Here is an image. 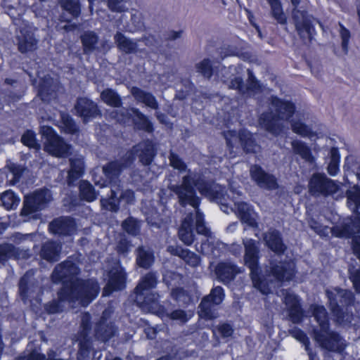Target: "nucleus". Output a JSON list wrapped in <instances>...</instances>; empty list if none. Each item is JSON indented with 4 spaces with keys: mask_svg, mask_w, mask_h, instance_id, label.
<instances>
[{
    "mask_svg": "<svg viewBox=\"0 0 360 360\" xmlns=\"http://www.w3.org/2000/svg\"><path fill=\"white\" fill-rule=\"evenodd\" d=\"M60 127L64 132L75 134L77 131V129L76 124L68 115L60 113Z\"/></svg>",
    "mask_w": 360,
    "mask_h": 360,
    "instance_id": "obj_42",
    "label": "nucleus"
},
{
    "mask_svg": "<svg viewBox=\"0 0 360 360\" xmlns=\"http://www.w3.org/2000/svg\"><path fill=\"white\" fill-rule=\"evenodd\" d=\"M284 303L288 312V316L293 323L301 321L303 312L300 306V302L297 297L289 291L282 292Z\"/></svg>",
    "mask_w": 360,
    "mask_h": 360,
    "instance_id": "obj_20",
    "label": "nucleus"
},
{
    "mask_svg": "<svg viewBox=\"0 0 360 360\" xmlns=\"http://www.w3.org/2000/svg\"><path fill=\"white\" fill-rule=\"evenodd\" d=\"M14 254V247L10 244H3L0 245V259H4L6 257H11Z\"/></svg>",
    "mask_w": 360,
    "mask_h": 360,
    "instance_id": "obj_54",
    "label": "nucleus"
},
{
    "mask_svg": "<svg viewBox=\"0 0 360 360\" xmlns=\"http://www.w3.org/2000/svg\"><path fill=\"white\" fill-rule=\"evenodd\" d=\"M330 155V160L328 166V172L331 176H335L339 172L340 154L338 148H332Z\"/></svg>",
    "mask_w": 360,
    "mask_h": 360,
    "instance_id": "obj_40",
    "label": "nucleus"
},
{
    "mask_svg": "<svg viewBox=\"0 0 360 360\" xmlns=\"http://www.w3.org/2000/svg\"><path fill=\"white\" fill-rule=\"evenodd\" d=\"M130 162L121 163L119 162H112L108 165L103 167V172L105 178L108 179V181L101 179L96 175H94V181L96 185L103 188L108 186V184L111 185L110 192L111 196L108 198H102L101 200V206L110 211H116L118 207L119 202H125L127 204L132 203L134 200V193L130 190H127L122 192L120 195V198L117 199L116 196L118 194V188L115 179L118 176L121 171L129 165Z\"/></svg>",
    "mask_w": 360,
    "mask_h": 360,
    "instance_id": "obj_5",
    "label": "nucleus"
},
{
    "mask_svg": "<svg viewBox=\"0 0 360 360\" xmlns=\"http://www.w3.org/2000/svg\"><path fill=\"white\" fill-rule=\"evenodd\" d=\"M313 315L319 325V330L314 329V339L319 345L327 350L342 352L345 347V340L338 334L330 332L326 309L323 306L311 307Z\"/></svg>",
    "mask_w": 360,
    "mask_h": 360,
    "instance_id": "obj_6",
    "label": "nucleus"
},
{
    "mask_svg": "<svg viewBox=\"0 0 360 360\" xmlns=\"http://www.w3.org/2000/svg\"><path fill=\"white\" fill-rule=\"evenodd\" d=\"M352 246L355 255L360 259V236H356L353 238Z\"/></svg>",
    "mask_w": 360,
    "mask_h": 360,
    "instance_id": "obj_63",
    "label": "nucleus"
},
{
    "mask_svg": "<svg viewBox=\"0 0 360 360\" xmlns=\"http://www.w3.org/2000/svg\"><path fill=\"white\" fill-rule=\"evenodd\" d=\"M155 285L156 276L153 274H148L136 288L135 300L143 310L155 314L162 320L171 319L180 323H184L191 319L193 316V311L191 310L176 309L168 312L160 305L158 303V295L152 292Z\"/></svg>",
    "mask_w": 360,
    "mask_h": 360,
    "instance_id": "obj_4",
    "label": "nucleus"
},
{
    "mask_svg": "<svg viewBox=\"0 0 360 360\" xmlns=\"http://www.w3.org/2000/svg\"><path fill=\"white\" fill-rule=\"evenodd\" d=\"M52 199L51 193L48 189L36 191L25 198L24 205L21 212L22 216L34 217L32 216L39 210H41Z\"/></svg>",
    "mask_w": 360,
    "mask_h": 360,
    "instance_id": "obj_11",
    "label": "nucleus"
},
{
    "mask_svg": "<svg viewBox=\"0 0 360 360\" xmlns=\"http://www.w3.org/2000/svg\"><path fill=\"white\" fill-rule=\"evenodd\" d=\"M131 94L138 102L143 103L153 109L158 108L156 99L151 94L136 87L131 89Z\"/></svg>",
    "mask_w": 360,
    "mask_h": 360,
    "instance_id": "obj_34",
    "label": "nucleus"
},
{
    "mask_svg": "<svg viewBox=\"0 0 360 360\" xmlns=\"http://www.w3.org/2000/svg\"><path fill=\"white\" fill-rule=\"evenodd\" d=\"M172 297L183 304H188L191 302H193V300L181 288L174 289L172 292Z\"/></svg>",
    "mask_w": 360,
    "mask_h": 360,
    "instance_id": "obj_48",
    "label": "nucleus"
},
{
    "mask_svg": "<svg viewBox=\"0 0 360 360\" xmlns=\"http://www.w3.org/2000/svg\"><path fill=\"white\" fill-rule=\"evenodd\" d=\"M167 251L172 255L179 257L191 266L195 267L200 264V258L196 254L181 246L170 245L168 247Z\"/></svg>",
    "mask_w": 360,
    "mask_h": 360,
    "instance_id": "obj_27",
    "label": "nucleus"
},
{
    "mask_svg": "<svg viewBox=\"0 0 360 360\" xmlns=\"http://www.w3.org/2000/svg\"><path fill=\"white\" fill-rule=\"evenodd\" d=\"M60 247L54 242L45 243L41 249V257L50 262L58 260Z\"/></svg>",
    "mask_w": 360,
    "mask_h": 360,
    "instance_id": "obj_36",
    "label": "nucleus"
},
{
    "mask_svg": "<svg viewBox=\"0 0 360 360\" xmlns=\"http://www.w3.org/2000/svg\"><path fill=\"white\" fill-rule=\"evenodd\" d=\"M90 320V316L89 314H85L82 319V331L81 332V337L85 340L86 337L88 335L89 331V321Z\"/></svg>",
    "mask_w": 360,
    "mask_h": 360,
    "instance_id": "obj_59",
    "label": "nucleus"
},
{
    "mask_svg": "<svg viewBox=\"0 0 360 360\" xmlns=\"http://www.w3.org/2000/svg\"><path fill=\"white\" fill-rule=\"evenodd\" d=\"M115 42L117 44L118 48L125 53H133V52H141L143 50V44L146 46H150L153 41V37L150 39H146L145 41L139 40L138 42H134L130 39H127L125 36L121 33H117L115 37Z\"/></svg>",
    "mask_w": 360,
    "mask_h": 360,
    "instance_id": "obj_21",
    "label": "nucleus"
},
{
    "mask_svg": "<svg viewBox=\"0 0 360 360\" xmlns=\"http://www.w3.org/2000/svg\"><path fill=\"white\" fill-rule=\"evenodd\" d=\"M49 230L54 234L71 236L75 231V224L70 218L61 217L49 224Z\"/></svg>",
    "mask_w": 360,
    "mask_h": 360,
    "instance_id": "obj_26",
    "label": "nucleus"
},
{
    "mask_svg": "<svg viewBox=\"0 0 360 360\" xmlns=\"http://www.w3.org/2000/svg\"><path fill=\"white\" fill-rule=\"evenodd\" d=\"M350 279L352 280L354 287L356 291L360 292V271L350 270Z\"/></svg>",
    "mask_w": 360,
    "mask_h": 360,
    "instance_id": "obj_60",
    "label": "nucleus"
},
{
    "mask_svg": "<svg viewBox=\"0 0 360 360\" xmlns=\"http://www.w3.org/2000/svg\"><path fill=\"white\" fill-rule=\"evenodd\" d=\"M340 26V36L342 38V49L345 53H347L348 51V42H349V39L350 38V34H349V32L347 29H345L343 26H342L341 25Z\"/></svg>",
    "mask_w": 360,
    "mask_h": 360,
    "instance_id": "obj_55",
    "label": "nucleus"
},
{
    "mask_svg": "<svg viewBox=\"0 0 360 360\" xmlns=\"http://www.w3.org/2000/svg\"><path fill=\"white\" fill-rule=\"evenodd\" d=\"M77 113L84 118V121L90 117H94L98 114L96 105L85 98L78 99L75 105Z\"/></svg>",
    "mask_w": 360,
    "mask_h": 360,
    "instance_id": "obj_28",
    "label": "nucleus"
},
{
    "mask_svg": "<svg viewBox=\"0 0 360 360\" xmlns=\"http://www.w3.org/2000/svg\"><path fill=\"white\" fill-rule=\"evenodd\" d=\"M79 273L77 266L70 261L63 262L56 267L52 278L54 282L62 281L63 287L58 293V300L46 305L49 314L63 310L66 303L70 304L78 302L86 306L96 297L100 288L95 280L81 281L76 276Z\"/></svg>",
    "mask_w": 360,
    "mask_h": 360,
    "instance_id": "obj_2",
    "label": "nucleus"
},
{
    "mask_svg": "<svg viewBox=\"0 0 360 360\" xmlns=\"http://www.w3.org/2000/svg\"><path fill=\"white\" fill-rule=\"evenodd\" d=\"M270 112L261 115L259 125L274 135H278L287 128L286 123L291 122L292 130L295 134L312 139L316 135L310 127L300 121L290 118L295 112L294 105L288 101H283L276 97H272L271 100Z\"/></svg>",
    "mask_w": 360,
    "mask_h": 360,
    "instance_id": "obj_3",
    "label": "nucleus"
},
{
    "mask_svg": "<svg viewBox=\"0 0 360 360\" xmlns=\"http://www.w3.org/2000/svg\"><path fill=\"white\" fill-rule=\"evenodd\" d=\"M224 297L222 288L219 286L214 288L210 294L205 297L200 304V316L207 319L216 318L217 314L215 312L214 307L222 302Z\"/></svg>",
    "mask_w": 360,
    "mask_h": 360,
    "instance_id": "obj_13",
    "label": "nucleus"
},
{
    "mask_svg": "<svg viewBox=\"0 0 360 360\" xmlns=\"http://www.w3.org/2000/svg\"><path fill=\"white\" fill-rule=\"evenodd\" d=\"M122 227L128 233L136 235L139 231L140 226L136 219L129 218L122 223Z\"/></svg>",
    "mask_w": 360,
    "mask_h": 360,
    "instance_id": "obj_47",
    "label": "nucleus"
},
{
    "mask_svg": "<svg viewBox=\"0 0 360 360\" xmlns=\"http://www.w3.org/2000/svg\"><path fill=\"white\" fill-rule=\"evenodd\" d=\"M70 169L68 171V184L72 185L74 181L80 178L84 172V162L81 155L71 158Z\"/></svg>",
    "mask_w": 360,
    "mask_h": 360,
    "instance_id": "obj_31",
    "label": "nucleus"
},
{
    "mask_svg": "<svg viewBox=\"0 0 360 360\" xmlns=\"http://www.w3.org/2000/svg\"><path fill=\"white\" fill-rule=\"evenodd\" d=\"M17 37L20 52L26 53L35 49L37 41L33 37L31 27L27 23L23 24V27H20V32Z\"/></svg>",
    "mask_w": 360,
    "mask_h": 360,
    "instance_id": "obj_23",
    "label": "nucleus"
},
{
    "mask_svg": "<svg viewBox=\"0 0 360 360\" xmlns=\"http://www.w3.org/2000/svg\"><path fill=\"white\" fill-rule=\"evenodd\" d=\"M271 273L277 282L289 281L295 275V264L292 261L279 265L271 264Z\"/></svg>",
    "mask_w": 360,
    "mask_h": 360,
    "instance_id": "obj_24",
    "label": "nucleus"
},
{
    "mask_svg": "<svg viewBox=\"0 0 360 360\" xmlns=\"http://www.w3.org/2000/svg\"><path fill=\"white\" fill-rule=\"evenodd\" d=\"M129 249V245H128V243L126 240L120 241L118 246L117 250L118 252L122 253L127 252Z\"/></svg>",
    "mask_w": 360,
    "mask_h": 360,
    "instance_id": "obj_64",
    "label": "nucleus"
},
{
    "mask_svg": "<svg viewBox=\"0 0 360 360\" xmlns=\"http://www.w3.org/2000/svg\"><path fill=\"white\" fill-rule=\"evenodd\" d=\"M309 189L313 195H328L334 194L338 190V185L325 174H315L309 181Z\"/></svg>",
    "mask_w": 360,
    "mask_h": 360,
    "instance_id": "obj_14",
    "label": "nucleus"
},
{
    "mask_svg": "<svg viewBox=\"0 0 360 360\" xmlns=\"http://www.w3.org/2000/svg\"><path fill=\"white\" fill-rule=\"evenodd\" d=\"M154 262L153 252L150 248L141 247L137 250L136 262L141 267L147 269Z\"/></svg>",
    "mask_w": 360,
    "mask_h": 360,
    "instance_id": "obj_35",
    "label": "nucleus"
},
{
    "mask_svg": "<svg viewBox=\"0 0 360 360\" xmlns=\"http://www.w3.org/2000/svg\"><path fill=\"white\" fill-rule=\"evenodd\" d=\"M143 212L146 216V220L149 224L151 226H155L157 227L160 226V224L158 221H156L158 218V214L156 212L153 214V212L150 214L148 211L143 208Z\"/></svg>",
    "mask_w": 360,
    "mask_h": 360,
    "instance_id": "obj_58",
    "label": "nucleus"
},
{
    "mask_svg": "<svg viewBox=\"0 0 360 360\" xmlns=\"http://www.w3.org/2000/svg\"><path fill=\"white\" fill-rule=\"evenodd\" d=\"M108 280L103 289V296H108L112 291L122 290L125 286V273L117 263L108 272Z\"/></svg>",
    "mask_w": 360,
    "mask_h": 360,
    "instance_id": "obj_18",
    "label": "nucleus"
},
{
    "mask_svg": "<svg viewBox=\"0 0 360 360\" xmlns=\"http://www.w3.org/2000/svg\"><path fill=\"white\" fill-rule=\"evenodd\" d=\"M264 240L267 247L276 254L280 255L284 251L285 246L278 231H269L265 233Z\"/></svg>",
    "mask_w": 360,
    "mask_h": 360,
    "instance_id": "obj_32",
    "label": "nucleus"
},
{
    "mask_svg": "<svg viewBox=\"0 0 360 360\" xmlns=\"http://www.w3.org/2000/svg\"><path fill=\"white\" fill-rule=\"evenodd\" d=\"M326 294L329 300L331 310L336 316L337 321L340 323H342L345 321V316H342L340 314V310L338 305V302L340 301L341 303H349L353 298L352 292L346 290L335 288L333 290H327Z\"/></svg>",
    "mask_w": 360,
    "mask_h": 360,
    "instance_id": "obj_17",
    "label": "nucleus"
},
{
    "mask_svg": "<svg viewBox=\"0 0 360 360\" xmlns=\"http://www.w3.org/2000/svg\"><path fill=\"white\" fill-rule=\"evenodd\" d=\"M224 136L227 146L232 150L242 148L247 152H256L257 146L254 143L252 135L246 130L238 134L234 131H228L224 132Z\"/></svg>",
    "mask_w": 360,
    "mask_h": 360,
    "instance_id": "obj_12",
    "label": "nucleus"
},
{
    "mask_svg": "<svg viewBox=\"0 0 360 360\" xmlns=\"http://www.w3.org/2000/svg\"><path fill=\"white\" fill-rule=\"evenodd\" d=\"M44 356L36 351H34L27 356H20L19 360H44Z\"/></svg>",
    "mask_w": 360,
    "mask_h": 360,
    "instance_id": "obj_62",
    "label": "nucleus"
},
{
    "mask_svg": "<svg viewBox=\"0 0 360 360\" xmlns=\"http://www.w3.org/2000/svg\"><path fill=\"white\" fill-rule=\"evenodd\" d=\"M65 13L61 15V21L69 22L72 18L77 17L80 12L78 2L75 0H65L61 2Z\"/></svg>",
    "mask_w": 360,
    "mask_h": 360,
    "instance_id": "obj_33",
    "label": "nucleus"
},
{
    "mask_svg": "<svg viewBox=\"0 0 360 360\" xmlns=\"http://www.w3.org/2000/svg\"><path fill=\"white\" fill-rule=\"evenodd\" d=\"M310 226L312 229H314L318 234L322 236V235H326L329 232V229L327 226H323L321 225H319L314 221L310 222Z\"/></svg>",
    "mask_w": 360,
    "mask_h": 360,
    "instance_id": "obj_61",
    "label": "nucleus"
},
{
    "mask_svg": "<svg viewBox=\"0 0 360 360\" xmlns=\"http://www.w3.org/2000/svg\"><path fill=\"white\" fill-rule=\"evenodd\" d=\"M8 167L13 175V178L10 181H11L12 184H14L19 181L23 169L20 166L15 164H10L8 165Z\"/></svg>",
    "mask_w": 360,
    "mask_h": 360,
    "instance_id": "obj_53",
    "label": "nucleus"
},
{
    "mask_svg": "<svg viewBox=\"0 0 360 360\" xmlns=\"http://www.w3.org/2000/svg\"><path fill=\"white\" fill-rule=\"evenodd\" d=\"M80 348L78 353V360H84L85 357L88 356L90 354L89 345L86 341L80 340Z\"/></svg>",
    "mask_w": 360,
    "mask_h": 360,
    "instance_id": "obj_57",
    "label": "nucleus"
},
{
    "mask_svg": "<svg viewBox=\"0 0 360 360\" xmlns=\"http://www.w3.org/2000/svg\"><path fill=\"white\" fill-rule=\"evenodd\" d=\"M250 175L253 181L261 188L265 189H275L277 183L275 178L266 173L260 167L254 165L250 168Z\"/></svg>",
    "mask_w": 360,
    "mask_h": 360,
    "instance_id": "obj_22",
    "label": "nucleus"
},
{
    "mask_svg": "<svg viewBox=\"0 0 360 360\" xmlns=\"http://www.w3.org/2000/svg\"><path fill=\"white\" fill-rule=\"evenodd\" d=\"M124 110H120V112L117 111L113 112L115 114L113 117L118 122L123 123H129L131 120V122L139 129H143L147 131H152V125L149 120L143 114H141L136 109H131L129 112H127L125 114Z\"/></svg>",
    "mask_w": 360,
    "mask_h": 360,
    "instance_id": "obj_16",
    "label": "nucleus"
},
{
    "mask_svg": "<svg viewBox=\"0 0 360 360\" xmlns=\"http://www.w3.org/2000/svg\"><path fill=\"white\" fill-rule=\"evenodd\" d=\"M243 245L245 246L244 261L245 265L250 269L253 287L264 295L271 293L273 283L271 282L269 284L266 281L258 266L259 249L256 242L252 239L245 238L243 240Z\"/></svg>",
    "mask_w": 360,
    "mask_h": 360,
    "instance_id": "obj_7",
    "label": "nucleus"
},
{
    "mask_svg": "<svg viewBox=\"0 0 360 360\" xmlns=\"http://www.w3.org/2000/svg\"><path fill=\"white\" fill-rule=\"evenodd\" d=\"M131 20L134 25V27H129V31L134 32L141 30L143 27V22L141 13L138 11L131 13Z\"/></svg>",
    "mask_w": 360,
    "mask_h": 360,
    "instance_id": "obj_46",
    "label": "nucleus"
},
{
    "mask_svg": "<svg viewBox=\"0 0 360 360\" xmlns=\"http://www.w3.org/2000/svg\"><path fill=\"white\" fill-rule=\"evenodd\" d=\"M97 37L92 32H86L82 37V41L85 52H89L95 49L97 43Z\"/></svg>",
    "mask_w": 360,
    "mask_h": 360,
    "instance_id": "obj_44",
    "label": "nucleus"
},
{
    "mask_svg": "<svg viewBox=\"0 0 360 360\" xmlns=\"http://www.w3.org/2000/svg\"><path fill=\"white\" fill-rule=\"evenodd\" d=\"M233 330L232 327L227 323H222L219 325L213 330L214 335L216 338H227L232 335Z\"/></svg>",
    "mask_w": 360,
    "mask_h": 360,
    "instance_id": "obj_45",
    "label": "nucleus"
},
{
    "mask_svg": "<svg viewBox=\"0 0 360 360\" xmlns=\"http://www.w3.org/2000/svg\"><path fill=\"white\" fill-rule=\"evenodd\" d=\"M22 143L30 147L33 148H38V143L36 141L35 139V134L32 131H27L22 136Z\"/></svg>",
    "mask_w": 360,
    "mask_h": 360,
    "instance_id": "obj_49",
    "label": "nucleus"
},
{
    "mask_svg": "<svg viewBox=\"0 0 360 360\" xmlns=\"http://www.w3.org/2000/svg\"><path fill=\"white\" fill-rule=\"evenodd\" d=\"M274 18L281 24H285L286 22L285 16L283 12L281 4L279 0H267Z\"/></svg>",
    "mask_w": 360,
    "mask_h": 360,
    "instance_id": "obj_39",
    "label": "nucleus"
},
{
    "mask_svg": "<svg viewBox=\"0 0 360 360\" xmlns=\"http://www.w3.org/2000/svg\"><path fill=\"white\" fill-rule=\"evenodd\" d=\"M41 133L44 139L45 150L56 157H65L70 150V146L59 137L53 129L48 126H42Z\"/></svg>",
    "mask_w": 360,
    "mask_h": 360,
    "instance_id": "obj_9",
    "label": "nucleus"
},
{
    "mask_svg": "<svg viewBox=\"0 0 360 360\" xmlns=\"http://www.w3.org/2000/svg\"><path fill=\"white\" fill-rule=\"evenodd\" d=\"M169 160L171 166L179 170L182 176L180 184H169L168 186L177 195L180 205L182 207L190 205L193 212L184 219L179 230V238L185 245H191L194 240L193 226L195 221L197 232L206 238L200 245H196L197 251L209 257H217L226 250V245L204 224L203 215L198 209L200 198L196 195L195 187L200 194L218 203L224 212H234L242 223L250 227H257V213L250 205L240 200L241 192L237 190L233 182L229 184V193H224L223 188L219 184L207 182L201 174L187 169L176 155L171 153Z\"/></svg>",
    "mask_w": 360,
    "mask_h": 360,
    "instance_id": "obj_1",
    "label": "nucleus"
},
{
    "mask_svg": "<svg viewBox=\"0 0 360 360\" xmlns=\"http://www.w3.org/2000/svg\"><path fill=\"white\" fill-rule=\"evenodd\" d=\"M108 311H105L101 321L98 323L96 328V336L98 339H101L105 342L113 336L115 333L114 326L110 322H107L106 316L108 315Z\"/></svg>",
    "mask_w": 360,
    "mask_h": 360,
    "instance_id": "obj_29",
    "label": "nucleus"
},
{
    "mask_svg": "<svg viewBox=\"0 0 360 360\" xmlns=\"http://www.w3.org/2000/svg\"><path fill=\"white\" fill-rule=\"evenodd\" d=\"M131 156L139 157L143 165L150 164L154 156V146L152 141H144L136 146L127 158L129 159Z\"/></svg>",
    "mask_w": 360,
    "mask_h": 360,
    "instance_id": "obj_25",
    "label": "nucleus"
},
{
    "mask_svg": "<svg viewBox=\"0 0 360 360\" xmlns=\"http://www.w3.org/2000/svg\"><path fill=\"white\" fill-rule=\"evenodd\" d=\"M55 81L49 75L39 73L38 78L33 81V85L37 89L38 95L44 101H49V96L51 95L56 87Z\"/></svg>",
    "mask_w": 360,
    "mask_h": 360,
    "instance_id": "obj_19",
    "label": "nucleus"
},
{
    "mask_svg": "<svg viewBox=\"0 0 360 360\" xmlns=\"http://www.w3.org/2000/svg\"><path fill=\"white\" fill-rule=\"evenodd\" d=\"M81 197L88 202L94 201L97 196L92 186L87 181H82L79 185Z\"/></svg>",
    "mask_w": 360,
    "mask_h": 360,
    "instance_id": "obj_41",
    "label": "nucleus"
},
{
    "mask_svg": "<svg viewBox=\"0 0 360 360\" xmlns=\"http://www.w3.org/2000/svg\"><path fill=\"white\" fill-rule=\"evenodd\" d=\"M290 1L295 7L293 15L295 19L296 29L298 34L304 40L311 41L314 32L311 18L304 11H301L297 8L300 0Z\"/></svg>",
    "mask_w": 360,
    "mask_h": 360,
    "instance_id": "obj_15",
    "label": "nucleus"
},
{
    "mask_svg": "<svg viewBox=\"0 0 360 360\" xmlns=\"http://www.w3.org/2000/svg\"><path fill=\"white\" fill-rule=\"evenodd\" d=\"M101 97L103 101L109 105L117 107L120 105V99L118 95L111 89L102 91Z\"/></svg>",
    "mask_w": 360,
    "mask_h": 360,
    "instance_id": "obj_43",
    "label": "nucleus"
},
{
    "mask_svg": "<svg viewBox=\"0 0 360 360\" xmlns=\"http://www.w3.org/2000/svg\"><path fill=\"white\" fill-rule=\"evenodd\" d=\"M108 7L110 10L117 12H122L125 9L123 0H108Z\"/></svg>",
    "mask_w": 360,
    "mask_h": 360,
    "instance_id": "obj_56",
    "label": "nucleus"
},
{
    "mask_svg": "<svg viewBox=\"0 0 360 360\" xmlns=\"http://www.w3.org/2000/svg\"><path fill=\"white\" fill-rule=\"evenodd\" d=\"M29 276L30 273L25 274L24 276L21 278L19 283V290L23 300H25L29 297L27 288V281Z\"/></svg>",
    "mask_w": 360,
    "mask_h": 360,
    "instance_id": "obj_52",
    "label": "nucleus"
},
{
    "mask_svg": "<svg viewBox=\"0 0 360 360\" xmlns=\"http://www.w3.org/2000/svg\"><path fill=\"white\" fill-rule=\"evenodd\" d=\"M2 205L6 210H13L17 207L20 202V198L12 191L4 192L1 198Z\"/></svg>",
    "mask_w": 360,
    "mask_h": 360,
    "instance_id": "obj_38",
    "label": "nucleus"
},
{
    "mask_svg": "<svg viewBox=\"0 0 360 360\" xmlns=\"http://www.w3.org/2000/svg\"><path fill=\"white\" fill-rule=\"evenodd\" d=\"M292 336L302 342L305 346V349L309 350V340L303 331L300 329H295L291 332Z\"/></svg>",
    "mask_w": 360,
    "mask_h": 360,
    "instance_id": "obj_51",
    "label": "nucleus"
},
{
    "mask_svg": "<svg viewBox=\"0 0 360 360\" xmlns=\"http://www.w3.org/2000/svg\"><path fill=\"white\" fill-rule=\"evenodd\" d=\"M215 271L218 278L223 283H228L240 272L235 265L226 262L219 264Z\"/></svg>",
    "mask_w": 360,
    "mask_h": 360,
    "instance_id": "obj_30",
    "label": "nucleus"
},
{
    "mask_svg": "<svg viewBox=\"0 0 360 360\" xmlns=\"http://www.w3.org/2000/svg\"><path fill=\"white\" fill-rule=\"evenodd\" d=\"M197 70L206 77L212 75V65L209 60H203L197 65Z\"/></svg>",
    "mask_w": 360,
    "mask_h": 360,
    "instance_id": "obj_50",
    "label": "nucleus"
},
{
    "mask_svg": "<svg viewBox=\"0 0 360 360\" xmlns=\"http://www.w3.org/2000/svg\"><path fill=\"white\" fill-rule=\"evenodd\" d=\"M292 147L295 153L299 155L307 162H312L313 157L307 146L301 141L295 140L292 142Z\"/></svg>",
    "mask_w": 360,
    "mask_h": 360,
    "instance_id": "obj_37",
    "label": "nucleus"
},
{
    "mask_svg": "<svg viewBox=\"0 0 360 360\" xmlns=\"http://www.w3.org/2000/svg\"><path fill=\"white\" fill-rule=\"evenodd\" d=\"M347 205L356 213L355 220L347 219L341 225H337L330 231L337 237H350L360 231V188L354 186L347 192Z\"/></svg>",
    "mask_w": 360,
    "mask_h": 360,
    "instance_id": "obj_8",
    "label": "nucleus"
},
{
    "mask_svg": "<svg viewBox=\"0 0 360 360\" xmlns=\"http://www.w3.org/2000/svg\"><path fill=\"white\" fill-rule=\"evenodd\" d=\"M225 73H231V75L229 77H227V79H230V84H229V87L231 89H238L240 93L246 96H255L260 90V86L258 83L255 80V77L252 75V72L248 70V85L244 86L242 84V79L238 76H235L236 75H239L242 72V68L239 65L238 67L231 66L229 69H224Z\"/></svg>",
    "mask_w": 360,
    "mask_h": 360,
    "instance_id": "obj_10",
    "label": "nucleus"
}]
</instances>
